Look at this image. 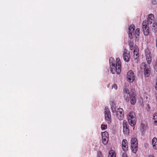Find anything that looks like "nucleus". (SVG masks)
I'll list each match as a JSON object with an SVG mask.
<instances>
[{
  "label": "nucleus",
  "mask_w": 157,
  "mask_h": 157,
  "mask_svg": "<svg viewBox=\"0 0 157 157\" xmlns=\"http://www.w3.org/2000/svg\"><path fill=\"white\" fill-rule=\"evenodd\" d=\"M154 68L155 70L157 72V60L154 65Z\"/></svg>",
  "instance_id": "obj_29"
},
{
  "label": "nucleus",
  "mask_w": 157,
  "mask_h": 157,
  "mask_svg": "<svg viewBox=\"0 0 157 157\" xmlns=\"http://www.w3.org/2000/svg\"><path fill=\"white\" fill-rule=\"evenodd\" d=\"M107 128V125L102 124L101 125V128L102 130H104Z\"/></svg>",
  "instance_id": "obj_24"
},
{
  "label": "nucleus",
  "mask_w": 157,
  "mask_h": 157,
  "mask_svg": "<svg viewBox=\"0 0 157 157\" xmlns=\"http://www.w3.org/2000/svg\"><path fill=\"white\" fill-rule=\"evenodd\" d=\"M129 98L130 103L132 105H135L136 101V95L132 93L130 96H129Z\"/></svg>",
  "instance_id": "obj_12"
},
{
  "label": "nucleus",
  "mask_w": 157,
  "mask_h": 157,
  "mask_svg": "<svg viewBox=\"0 0 157 157\" xmlns=\"http://www.w3.org/2000/svg\"><path fill=\"white\" fill-rule=\"evenodd\" d=\"M124 116L123 110L121 108H118L117 111V117L118 119L120 121L122 120Z\"/></svg>",
  "instance_id": "obj_9"
},
{
  "label": "nucleus",
  "mask_w": 157,
  "mask_h": 157,
  "mask_svg": "<svg viewBox=\"0 0 157 157\" xmlns=\"http://www.w3.org/2000/svg\"><path fill=\"white\" fill-rule=\"evenodd\" d=\"M141 68L144 70V76L148 77L151 73V68L149 65H147L144 63H142L141 65Z\"/></svg>",
  "instance_id": "obj_4"
},
{
  "label": "nucleus",
  "mask_w": 157,
  "mask_h": 157,
  "mask_svg": "<svg viewBox=\"0 0 157 157\" xmlns=\"http://www.w3.org/2000/svg\"><path fill=\"white\" fill-rule=\"evenodd\" d=\"M135 27L134 25H131L127 31L129 38L132 39L136 38V40H138L140 36V29L137 28L135 30Z\"/></svg>",
  "instance_id": "obj_1"
},
{
  "label": "nucleus",
  "mask_w": 157,
  "mask_h": 157,
  "mask_svg": "<svg viewBox=\"0 0 157 157\" xmlns=\"http://www.w3.org/2000/svg\"><path fill=\"white\" fill-rule=\"evenodd\" d=\"M145 56L147 63L148 64H151L152 62V56L151 52L148 50H146L145 52Z\"/></svg>",
  "instance_id": "obj_10"
},
{
  "label": "nucleus",
  "mask_w": 157,
  "mask_h": 157,
  "mask_svg": "<svg viewBox=\"0 0 157 157\" xmlns=\"http://www.w3.org/2000/svg\"><path fill=\"white\" fill-rule=\"evenodd\" d=\"M136 57H135V56H134V59H135L136 62V63H138V60H139L138 54V53L137 52H136Z\"/></svg>",
  "instance_id": "obj_25"
},
{
  "label": "nucleus",
  "mask_w": 157,
  "mask_h": 157,
  "mask_svg": "<svg viewBox=\"0 0 157 157\" xmlns=\"http://www.w3.org/2000/svg\"><path fill=\"white\" fill-rule=\"evenodd\" d=\"M155 88L157 90V80H156V83L155 86Z\"/></svg>",
  "instance_id": "obj_35"
},
{
  "label": "nucleus",
  "mask_w": 157,
  "mask_h": 157,
  "mask_svg": "<svg viewBox=\"0 0 157 157\" xmlns=\"http://www.w3.org/2000/svg\"><path fill=\"white\" fill-rule=\"evenodd\" d=\"M152 144L154 149H157V139L154 137L152 140Z\"/></svg>",
  "instance_id": "obj_15"
},
{
  "label": "nucleus",
  "mask_w": 157,
  "mask_h": 157,
  "mask_svg": "<svg viewBox=\"0 0 157 157\" xmlns=\"http://www.w3.org/2000/svg\"><path fill=\"white\" fill-rule=\"evenodd\" d=\"M102 139L103 144L106 145L107 144L109 140V138H102Z\"/></svg>",
  "instance_id": "obj_20"
},
{
  "label": "nucleus",
  "mask_w": 157,
  "mask_h": 157,
  "mask_svg": "<svg viewBox=\"0 0 157 157\" xmlns=\"http://www.w3.org/2000/svg\"><path fill=\"white\" fill-rule=\"evenodd\" d=\"M131 145L132 151L135 153L137 151L138 148V143L136 138H133L131 139Z\"/></svg>",
  "instance_id": "obj_5"
},
{
  "label": "nucleus",
  "mask_w": 157,
  "mask_h": 157,
  "mask_svg": "<svg viewBox=\"0 0 157 157\" xmlns=\"http://www.w3.org/2000/svg\"><path fill=\"white\" fill-rule=\"evenodd\" d=\"M102 138H109V134L108 132L105 131L101 133Z\"/></svg>",
  "instance_id": "obj_19"
},
{
  "label": "nucleus",
  "mask_w": 157,
  "mask_h": 157,
  "mask_svg": "<svg viewBox=\"0 0 157 157\" xmlns=\"http://www.w3.org/2000/svg\"><path fill=\"white\" fill-rule=\"evenodd\" d=\"M116 64L110 67L111 72L113 74H119L121 71V63L119 58L116 60Z\"/></svg>",
  "instance_id": "obj_2"
},
{
  "label": "nucleus",
  "mask_w": 157,
  "mask_h": 157,
  "mask_svg": "<svg viewBox=\"0 0 157 157\" xmlns=\"http://www.w3.org/2000/svg\"><path fill=\"white\" fill-rule=\"evenodd\" d=\"M108 157H116V154L113 150H111L109 152Z\"/></svg>",
  "instance_id": "obj_17"
},
{
  "label": "nucleus",
  "mask_w": 157,
  "mask_h": 157,
  "mask_svg": "<svg viewBox=\"0 0 157 157\" xmlns=\"http://www.w3.org/2000/svg\"><path fill=\"white\" fill-rule=\"evenodd\" d=\"M127 119L129 124L132 126H134L136 123V118L135 113L131 111L128 114Z\"/></svg>",
  "instance_id": "obj_3"
},
{
  "label": "nucleus",
  "mask_w": 157,
  "mask_h": 157,
  "mask_svg": "<svg viewBox=\"0 0 157 157\" xmlns=\"http://www.w3.org/2000/svg\"><path fill=\"white\" fill-rule=\"evenodd\" d=\"M136 52H135V51H134V56H135V57H136Z\"/></svg>",
  "instance_id": "obj_36"
},
{
  "label": "nucleus",
  "mask_w": 157,
  "mask_h": 157,
  "mask_svg": "<svg viewBox=\"0 0 157 157\" xmlns=\"http://www.w3.org/2000/svg\"><path fill=\"white\" fill-rule=\"evenodd\" d=\"M153 122L155 125H157V113H155L153 115Z\"/></svg>",
  "instance_id": "obj_16"
},
{
  "label": "nucleus",
  "mask_w": 157,
  "mask_h": 157,
  "mask_svg": "<svg viewBox=\"0 0 157 157\" xmlns=\"http://www.w3.org/2000/svg\"><path fill=\"white\" fill-rule=\"evenodd\" d=\"M123 58L125 62H128L130 60V55L129 51L127 49H124L123 52Z\"/></svg>",
  "instance_id": "obj_11"
},
{
  "label": "nucleus",
  "mask_w": 157,
  "mask_h": 157,
  "mask_svg": "<svg viewBox=\"0 0 157 157\" xmlns=\"http://www.w3.org/2000/svg\"><path fill=\"white\" fill-rule=\"evenodd\" d=\"M128 125L127 123V121L126 120H124L123 122V128H125L128 127Z\"/></svg>",
  "instance_id": "obj_22"
},
{
  "label": "nucleus",
  "mask_w": 157,
  "mask_h": 157,
  "mask_svg": "<svg viewBox=\"0 0 157 157\" xmlns=\"http://www.w3.org/2000/svg\"><path fill=\"white\" fill-rule=\"evenodd\" d=\"M148 157H155L153 155H150Z\"/></svg>",
  "instance_id": "obj_37"
},
{
  "label": "nucleus",
  "mask_w": 157,
  "mask_h": 157,
  "mask_svg": "<svg viewBox=\"0 0 157 157\" xmlns=\"http://www.w3.org/2000/svg\"><path fill=\"white\" fill-rule=\"evenodd\" d=\"M131 94L129 92V90L127 88H125L124 90V97L125 101L128 102L129 101V96Z\"/></svg>",
  "instance_id": "obj_13"
},
{
  "label": "nucleus",
  "mask_w": 157,
  "mask_h": 157,
  "mask_svg": "<svg viewBox=\"0 0 157 157\" xmlns=\"http://www.w3.org/2000/svg\"><path fill=\"white\" fill-rule=\"evenodd\" d=\"M112 89H114L115 90H117V86L116 84H113L112 86Z\"/></svg>",
  "instance_id": "obj_30"
},
{
  "label": "nucleus",
  "mask_w": 157,
  "mask_h": 157,
  "mask_svg": "<svg viewBox=\"0 0 157 157\" xmlns=\"http://www.w3.org/2000/svg\"><path fill=\"white\" fill-rule=\"evenodd\" d=\"M146 21H143L142 24V29L144 34L145 36L148 35L149 33V27Z\"/></svg>",
  "instance_id": "obj_7"
},
{
  "label": "nucleus",
  "mask_w": 157,
  "mask_h": 157,
  "mask_svg": "<svg viewBox=\"0 0 157 157\" xmlns=\"http://www.w3.org/2000/svg\"><path fill=\"white\" fill-rule=\"evenodd\" d=\"M127 81L129 82H132L135 80V75L133 72L132 70L128 72L127 75Z\"/></svg>",
  "instance_id": "obj_8"
},
{
  "label": "nucleus",
  "mask_w": 157,
  "mask_h": 157,
  "mask_svg": "<svg viewBox=\"0 0 157 157\" xmlns=\"http://www.w3.org/2000/svg\"><path fill=\"white\" fill-rule=\"evenodd\" d=\"M156 46L157 48V37L156 40Z\"/></svg>",
  "instance_id": "obj_38"
},
{
  "label": "nucleus",
  "mask_w": 157,
  "mask_h": 157,
  "mask_svg": "<svg viewBox=\"0 0 157 157\" xmlns=\"http://www.w3.org/2000/svg\"><path fill=\"white\" fill-rule=\"evenodd\" d=\"M134 43L132 41H130L129 43V45L130 46V48L131 50H132L133 48Z\"/></svg>",
  "instance_id": "obj_27"
},
{
  "label": "nucleus",
  "mask_w": 157,
  "mask_h": 157,
  "mask_svg": "<svg viewBox=\"0 0 157 157\" xmlns=\"http://www.w3.org/2000/svg\"><path fill=\"white\" fill-rule=\"evenodd\" d=\"M153 26L155 28H157V23L156 22L154 23L153 24Z\"/></svg>",
  "instance_id": "obj_31"
},
{
  "label": "nucleus",
  "mask_w": 157,
  "mask_h": 157,
  "mask_svg": "<svg viewBox=\"0 0 157 157\" xmlns=\"http://www.w3.org/2000/svg\"><path fill=\"white\" fill-rule=\"evenodd\" d=\"M156 100H157V96L156 97Z\"/></svg>",
  "instance_id": "obj_39"
},
{
  "label": "nucleus",
  "mask_w": 157,
  "mask_h": 157,
  "mask_svg": "<svg viewBox=\"0 0 157 157\" xmlns=\"http://www.w3.org/2000/svg\"><path fill=\"white\" fill-rule=\"evenodd\" d=\"M97 157H102L101 154L100 152H98Z\"/></svg>",
  "instance_id": "obj_32"
},
{
  "label": "nucleus",
  "mask_w": 157,
  "mask_h": 157,
  "mask_svg": "<svg viewBox=\"0 0 157 157\" xmlns=\"http://www.w3.org/2000/svg\"><path fill=\"white\" fill-rule=\"evenodd\" d=\"M122 157H128L127 154L125 153H123L122 154Z\"/></svg>",
  "instance_id": "obj_33"
},
{
  "label": "nucleus",
  "mask_w": 157,
  "mask_h": 157,
  "mask_svg": "<svg viewBox=\"0 0 157 157\" xmlns=\"http://www.w3.org/2000/svg\"><path fill=\"white\" fill-rule=\"evenodd\" d=\"M151 4L153 5H156L157 4V0H151Z\"/></svg>",
  "instance_id": "obj_28"
},
{
  "label": "nucleus",
  "mask_w": 157,
  "mask_h": 157,
  "mask_svg": "<svg viewBox=\"0 0 157 157\" xmlns=\"http://www.w3.org/2000/svg\"><path fill=\"white\" fill-rule=\"evenodd\" d=\"M152 19L154 20V15L153 14H149L148 16L147 19L148 20H150V19Z\"/></svg>",
  "instance_id": "obj_26"
},
{
  "label": "nucleus",
  "mask_w": 157,
  "mask_h": 157,
  "mask_svg": "<svg viewBox=\"0 0 157 157\" xmlns=\"http://www.w3.org/2000/svg\"><path fill=\"white\" fill-rule=\"evenodd\" d=\"M122 147L124 151H126L128 149V145L127 141L125 139L122 140Z\"/></svg>",
  "instance_id": "obj_14"
},
{
  "label": "nucleus",
  "mask_w": 157,
  "mask_h": 157,
  "mask_svg": "<svg viewBox=\"0 0 157 157\" xmlns=\"http://www.w3.org/2000/svg\"><path fill=\"white\" fill-rule=\"evenodd\" d=\"M109 63L110 67L116 64L114 59L112 57H110L109 59Z\"/></svg>",
  "instance_id": "obj_18"
},
{
  "label": "nucleus",
  "mask_w": 157,
  "mask_h": 157,
  "mask_svg": "<svg viewBox=\"0 0 157 157\" xmlns=\"http://www.w3.org/2000/svg\"><path fill=\"white\" fill-rule=\"evenodd\" d=\"M153 21V20L152 19H150V20L147 19V21L145 20V21H146L147 22V25H149V24H151L152 23Z\"/></svg>",
  "instance_id": "obj_23"
},
{
  "label": "nucleus",
  "mask_w": 157,
  "mask_h": 157,
  "mask_svg": "<svg viewBox=\"0 0 157 157\" xmlns=\"http://www.w3.org/2000/svg\"><path fill=\"white\" fill-rule=\"evenodd\" d=\"M112 111L113 113H115L116 112V109L115 108H114V109L113 108L112 109Z\"/></svg>",
  "instance_id": "obj_34"
},
{
  "label": "nucleus",
  "mask_w": 157,
  "mask_h": 157,
  "mask_svg": "<svg viewBox=\"0 0 157 157\" xmlns=\"http://www.w3.org/2000/svg\"><path fill=\"white\" fill-rule=\"evenodd\" d=\"M123 131L125 135H128L129 133V130L128 128V127L123 128Z\"/></svg>",
  "instance_id": "obj_21"
},
{
  "label": "nucleus",
  "mask_w": 157,
  "mask_h": 157,
  "mask_svg": "<svg viewBox=\"0 0 157 157\" xmlns=\"http://www.w3.org/2000/svg\"><path fill=\"white\" fill-rule=\"evenodd\" d=\"M111 114L109 109L108 107H105V121L108 124L111 122Z\"/></svg>",
  "instance_id": "obj_6"
}]
</instances>
